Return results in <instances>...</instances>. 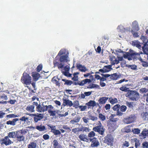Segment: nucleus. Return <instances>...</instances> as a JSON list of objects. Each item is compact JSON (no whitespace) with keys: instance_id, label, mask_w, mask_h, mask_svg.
I'll list each match as a JSON object with an SVG mask.
<instances>
[{"instance_id":"nucleus-48","label":"nucleus","mask_w":148,"mask_h":148,"mask_svg":"<svg viewBox=\"0 0 148 148\" xmlns=\"http://www.w3.org/2000/svg\"><path fill=\"white\" fill-rule=\"evenodd\" d=\"M52 133L55 135H60L61 134V132L58 130H56V128L53 131Z\"/></svg>"},{"instance_id":"nucleus-60","label":"nucleus","mask_w":148,"mask_h":148,"mask_svg":"<svg viewBox=\"0 0 148 148\" xmlns=\"http://www.w3.org/2000/svg\"><path fill=\"white\" fill-rule=\"evenodd\" d=\"M73 83V82L71 80H67L66 82L64 83V85L67 86H70Z\"/></svg>"},{"instance_id":"nucleus-12","label":"nucleus","mask_w":148,"mask_h":148,"mask_svg":"<svg viewBox=\"0 0 148 148\" xmlns=\"http://www.w3.org/2000/svg\"><path fill=\"white\" fill-rule=\"evenodd\" d=\"M62 100L63 101V105L64 106H67L71 107L73 106V103L71 101L64 98L62 99Z\"/></svg>"},{"instance_id":"nucleus-55","label":"nucleus","mask_w":148,"mask_h":148,"mask_svg":"<svg viewBox=\"0 0 148 148\" xmlns=\"http://www.w3.org/2000/svg\"><path fill=\"white\" fill-rule=\"evenodd\" d=\"M128 67L133 70H136L137 69V66L135 65H129Z\"/></svg>"},{"instance_id":"nucleus-30","label":"nucleus","mask_w":148,"mask_h":148,"mask_svg":"<svg viewBox=\"0 0 148 148\" xmlns=\"http://www.w3.org/2000/svg\"><path fill=\"white\" fill-rule=\"evenodd\" d=\"M132 44L133 46H136L139 49H141L142 48L140 43L138 41H132Z\"/></svg>"},{"instance_id":"nucleus-64","label":"nucleus","mask_w":148,"mask_h":148,"mask_svg":"<svg viewBox=\"0 0 148 148\" xmlns=\"http://www.w3.org/2000/svg\"><path fill=\"white\" fill-rule=\"evenodd\" d=\"M28 119V117H26L25 116H22L21 117L20 119L19 120L22 121H24L25 122Z\"/></svg>"},{"instance_id":"nucleus-57","label":"nucleus","mask_w":148,"mask_h":148,"mask_svg":"<svg viewBox=\"0 0 148 148\" xmlns=\"http://www.w3.org/2000/svg\"><path fill=\"white\" fill-rule=\"evenodd\" d=\"M120 109L121 112H125L127 109V107L126 106L124 105H122L121 106H120Z\"/></svg>"},{"instance_id":"nucleus-59","label":"nucleus","mask_w":148,"mask_h":148,"mask_svg":"<svg viewBox=\"0 0 148 148\" xmlns=\"http://www.w3.org/2000/svg\"><path fill=\"white\" fill-rule=\"evenodd\" d=\"M0 99L6 100L8 99V97L6 95L3 94L0 96Z\"/></svg>"},{"instance_id":"nucleus-49","label":"nucleus","mask_w":148,"mask_h":148,"mask_svg":"<svg viewBox=\"0 0 148 148\" xmlns=\"http://www.w3.org/2000/svg\"><path fill=\"white\" fill-rule=\"evenodd\" d=\"M99 117L100 119L102 121H104L106 119L105 116L101 113H100L99 114Z\"/></svg>"},{"instance_id":"nucleus-2","label":"nucleus","mask_w":148,"mask_h":148,"mask_svg":"<svg viewBox=\"0 0 148 148\" xmlns=\"http://www.w3.org/2000/svg\"><path fill=\"white\" fill-rule=\"evenodd\" d=\"M53 106L51 105L43 106L42 107L40 104H39L36 107V110L39 112H42L47 111L49 109H53Z\"/></svg>"},{"instance_id":"nucleus-4","label":"nucleus","mask_w":148,"mask_h":148,"mask_svg":"<svg viewBox=\"0 0 148 148\" xmlns=\"http://www.w3.org/2000/svg\"><path fill=\"white\" fill-rule=\"evenodd\" d=\"M99 125L93 127L92 130L95 132H98L99 134L103 135L105 131V129L103 127L101 123L99 121Z\"/></svg>"},{"instance_id":"nucleus-7","label":"nucleus","mask_w":148,"mask_h":148,"mask_svg":"<svg viewBox=\"0 0 148 148\" xmlns=\"http://www.w3.org/2000/svg\"><path fill=\"white\" fill-rule=\"evenodd\" d=\"M13 143V142L9 139L8 136H5L4 138L0 139V143L1 145H5L6 146L10 145Z\"/></svg>"},{"instance_id":"nucleus-46","label":"nucleus","mask_w":148,"mask_h":148,"mask_svg":"<svg viewBox=\"0 0 148 148\" xmlns=\"http://www.w3.org/2000/svg\"><path fill=\"white\" fill-rule=\"evenodd\" d=\"M119 89L122 91L126 92L129 90V88L125 86H123L119 88Z\"/></svg>"},{"instance_id":"nucleus-11","label":"nucleus","mask_w":148,"mask_h":148,"mask_svg":"<svg viewBox=\"0 0 148 148\" xmlns=\"http://www.w3.org/2000/svg\"><path fill=\"white\" fill-rule=\"evenodd\" d=\"M120 107V105L117 104L112 107V109L114 111H117L116 115L119 116H121L123 115V113L119 111Z\"/></svg>"},{"instance_id":"nucleus-27","label":"nucleus","mask_w":148,"mask_h":148,"mask_svg":"<svg viewBox=\"0 0 148 148\" xmlns=\"http://www.w3.org/2000/svg\"><path fill=\"white\" fill-rule=\"evenodd\" d=\"M132 27L133 29L136 30L138 31L139 29L138 23L136 21H135L132 22Z\"/></svg>"},{"instance_id":"nucleus-13","label":"nucleus","mask_w":148,"mask_h":148,"mask_svg":"<svg viewBox=\"0 0 148 148\" xmlns=\"http://www.w3.org/2000/svg\"><path fill=\"white\" fill-rule=\"evenodd\" d=\"M64 62L60 63L56 60H54L53 61V64L54 67H57L59 69H62L63 68L64 64Z\"/></svg>"},{"instance_id":"nucleus-31","label":"nucleus","mask_w":148,"mask_h":148,"mask_svg":"<svg viewBox=\"0 0 148 148\" xmlns=\"http://www.w3.org/2000/svg\"><path fill=\"white\" fill-rule=\"evenodd\" d=\"M26 109L28 111L31 112H34L35 111L34 106L33 105H29L26 107Z\"/></svg>"},{"instance_id":"nucleus-26","label":"nucleus","mask_w":148,"mask_h":148,"mask_svg":"<svg viewBox=\"0 0 148 148\" xmlns=\"http://www.w3.org/2000/svg\"><path fill=\"white\" fill-rule=\"evenodd\" d=\"M19 120L18 119L15 118L13 119L12 121L10 120L7 121L6 122V124L9 125H16V122Z\"/></svg>"},{"instance_id":"nucleus-8","label":"nucleus","mask_w":148,"mask_h":148,"mask_svg":"<svg viewBox=\"0 0 148 148\" xmlns=\"http://www.w3.org/2000/svg\"><path fill=\"white\" fill-rule=\"evenodd\" d=\"M89 140L91 142L90 146L92 147H97L99 145V143L97 139L95 137L90 138Z\"/></svg>"},{"instance_id":"nucleus-44","label":"nucleus","mask_w":148,"mask_h":148,"mask_svg":"<svg viewBox=\"0 0 148 148\" xmlns=\"http://www.w3.org/2000/svg\"><path fill=\"white\" fill-rule=\"evenodd\" d=\"M57 86H60V83L56 79V76H54L52 78L51 80Z\"/></svg>"},{"instance_id":"nucleus-6","label":"nucleus","mask_w":148,"mask_h":148,"mask_svg":"<svg viewBox=\"0 0 148 148\" xmlns=\"http://www.w3.org/2000/svg\"><path fill=\"white\" fill-rule=\"evenodd\" d=\"M64 54L65 53L63 51V50L61 49L60 51L57 56H60L59 60L61 62H66L68 61V56L67 55L61 56Z\"/></svg>"},{"instance_id":"nucleus-53","label":"nucleus","mask_w":148,"mask_h":148,"mask_svg":"<svg viewBox=\"0 0 148 148\" xmlns=\"http://www.w3.org/2000/svg\"><path fill=\"white\" fill-rule=\"evenodd\" d=\"M79 108L80 109V110L81 111H83L86 110L87 107L86 106H79Z\"/></svg>"},{"instance_id":"nucleus-19","label":"nucleus","mask_w":148,"mask_h":148,"mask_svg":"<svg viewBox=\"0 0 148 148\" xmlns=\"http://www.w3.org/2000/svg\"><path fill=\"white\" fill-rule=\"evenodd\" d=\"M129 53H130V54L132 56L134 57V58H135V59H137V57H136L137 56H139L140 54H143L142 52L140 53H137L134 52L133 50L131 49H130L129 50Z\"/></svg>"},{"instance_id":"nucleus-37","label":"nucleus","mask_w":148,"mask_h":148,"mask_svg":"<svg viewBox=\"0 0 148 148\" xmlns=\"http://www.w3.org/2000/svg\"><path fill=\"white\" fill-rule=\"evenodd\" d=\"M147 44H144L142 47V50L144 54L148 55V47H146L147 46Z\"/></svg>"},{"instance_id":"nucleus-1","label":"nucleus","mask_w":148,"mask_h":148,"mask_svg":"<svg viewBox=\"0 0 148 148\" xmlns=\"http://www.w3.org/2000/svg\"><path fill=\"white\" fill-rule=\"evenodd\" d=\"M21 82L26 85L31 84L32 78L29 74L26 73H24L21 77Z\"/></svg>"},{"instance_id":"nucleus-3","label":"nucleus","mask_w":148,"mask_h":148,"mask_svg":"<svg viewBox=\"0 0 148 148\" xmlns=\"http://www.w3.org/2000/svg\"><path fill=\"white\" fill-rule=\"evenodd\" d=\"M128 96L131 100L137 101L139 98V93L135 90H129Z\"/></svg>"},{"instance_id":"nucleus-33","label":"nucleus","mask_w":148,"mask_h":148,"mask_svg":"<svg viewBox=\"0 0 148 148\" xmlns=\"http://www.w3.org/2000/svg\"><path fill=\"white\" fill-rule=\"evenodd\" d=\"M56 112V114H57L60 117H65L68 114V112H66L64 114H61V112L59 110H55Z\"/></svg>"},{"instance_id":"nucleus-34","label":"nucleus","mask_w":148,"mask_h":148,"mask_svg":"<svg viewBox=\"0 0 148 148\" xmlns=\"http://www.w3.org/2000/svg\"><path fill=\"white\" fill-rule=\"evenodd\" d=\"M36 129L40 132L45 130L47 129L45 126H42V125L36 126Z\"/></svg>"},{"instance_id":"nucleus-18","label":"nucleus","mask_w":148,"mask_h":148,"mask_svg":"<svg viewBox=\"0 0 148 148\" xmlns=\"http://www.w3.org/2000/svg\"><path fill=\"white\" fill-rule=\"evenodd\" d=\"M76 67L79 71L82 72H85L87 70L86 67L84 66L79 64H77Z\"/></svg>"},{"instance_id":"nucleus-54","label":"nucleus","mask_w":148,"mask_h":148,"mask_svg":"<svg viewBox=\"0 0 148 148\" xmlns=\"http://www.w3.org/2000/svg\"><path fill=\"white\" fill-rule=\"evenodd\" d=\"M81 131L88 132L89 131V129L87 127H84L83 126L81 127Z\"/></svg>"},{"instance_id":"nucleus-56","label":"nucleus","mask_w":148,"mask_h":148,"mask_svg":"<svg viewBox=\"0 0 148 148\" xmlns=\"http://www.w3.org/2000/svg\"><path fill=\"white\" fill-rule=\"evenodd\" d=\"M95 136V134L94 131L90 132L88 134V136L89 137H94Z\"/></svg>"},{"instance_id":"nucleus-9","label":"nucleus","mask_w":148,"mask_h":148,"mask_svg":"<svg viewBox=\"0 0 148 148\" xmlns=\"http://www.w3.org/2000/svg\"><path fill=\"white\" fill-rule=\"evenodd\" d=\"M16 138L17 140L19 142L24 141L25 138L23 135V132L20 131L16 132Z\"/></svg>"},{"instance_id":"nucleus-5","label":"nucleus","mask_w":148,"mask_h":148,"mask_svg":"<svg viewBox=\"0 0 148 148\" xmlns=\"http://www.w3.org/2000/svg\"><path fill=\"white\" fill-rule=\"evenodd\" d=\"M114 140V138L111 134H108L104 138V142L108 145L112 146Z\"/></svg>"},{"instance_id":"nucleus-51","label":"nucleus","mask_w":148,"mask_h":148,"mask_svg":"<svg viewBox=\"0 0 148 148\" xmlns=\"http://www.w3.org/2000/svg\"><path fill=\"white\" fill-rule=\"evenodd\" d=\"M131 32L133 35V36L134 38H137L139 36L138 32H134L133 30H131Z\"/></svg>"},{"instance_id":"nucleus-39","label":"nucleus","mask_w":148,"mask_h":148,"mask_svg":"<svg viewBox=\"0 0 148 148\" xmlns=\"http://www.w3.org/2000/svg\"><path fill=\"white\" fill-rule=\"evenodd\" d=\"M16 133L15 132H10L8 134V137L9 138H14L16 137Z\"/></svg>"},{"instance_id":"nucleus-45","label":"nucleus","mask_w":148,"mask_h":148,"mask_svg":"<svg viewBox=\"0 0 148 148\" xmlns=\"http://www.w3.org/2000/svg\"><path fill=\"white\" fill-rule=\"evenodd\" d=\"M79 103L78 101H75L73 102V107H74L75 108H79Z\"/></svg>"},{"instance_id":"nucleus-47","label":"nucleus","mask_w":148,"mask_h":148,"mask_svg":"<svg viewBox=\"0 0 148 148\" xmlns=\"http://www.w3.org/2000/svg\"><path fill=\"white\" fill-rule=\"evenodd\" d=\"M47 126H48V129L49 130L51 129V132H52L54 130L55 128H56V126L54 125H51L50 124H48L47 125Z\"/></svg>"},{"instance_id":"nucleus-63","label":"nucleus","mask_w":148,"mask_h":148,"mask_svg":"<svg viewBox=\"0 0 148 148\" xmlns=\"http://www.w3.org/2000/svg\"><path fill=\"white\" fill-rule=\"evenodd\" d=\"M141 116L145 120L147 118V116H148V114L147 112H143L141 114Z\"/></svg>"},{"instance_id":"nucleus-40","label":"nucleus","mask_w":148,"mask_h":148,"mask_svg":"<svg viewBox=\"0 0 148 148\" xmlns=\"http://www.w3.org/2000/svg\"><path fill=\"white\" fill-rule=\"evenodd\" d=\"M119 77V75H117L116 73H115L111 75L110 79L112 80H116Z\"/></svg>"},{"instance_id":"nucleus-16","label":"nucleus","mask_w":148,"mask_h":148,"mask_svg":"<svg viewBox=\"0 0 148 148\" xmlns=\"http://www.w3.org/2000/svg\"><path fill=\"white\" fill-rule=\"evenodd\" d=\"M134 117L132 116H129V117L125 119L124 120V122L126 124H129L131 123L134 121Z\"/></svg>"},{"instance_id":"nucleus-28","label":"nucleus","mask_w":148,"mask_h":148,"mask_svg":"<svg viewBox=\"0 0 148 148\" xmlns=\"http://www.w3.org/2000/svg\"><path fill=\"white\" fill-rule=\"evenodd\" d=\"M32 76L35 81L38 80L39 78L40 77V74L36 72H32Z\"/></svg>"},{"instance_id":"nucleus-23","label":"nucleus","mask_w":148,"mask_h":148,"mask_svg":"<svg viewBox=\"0 0 148 148\" xmlns=\"http://www.w3.org/2000/svg\"><path fill=\"white\" fill-rule=\"evenodd\" d=\"M123 57L125 59L127 58L128 60H131L132 59H135L134 58V57L132 56L130 53L128 52H126L125 54L123 55Z\"/></svg>"},{"instance_id":"nucleus-62","label":"nucleus","mask_w":148,"mask_h":148,"mask_svg":"<svg viewBox=\"0 0 148 148\" xmlns=\"http://www.w3.org/2000/svg\"><path fill=\"white\" fill-rule=\"evenodd\" d=\"M42 65L40 64H39L36 68V71L38 72H39L42 69Z\"/></svg>"},{"instance_id":"nucleus-42","label":"nucleus","mask_w":148,"mask_h":148,"mask_svg":"<svg viewBox=\"0 0 148 148\" xmlns=\"http://www.w3.org/2000/svg\"><path fill=\"white\" fill-rule=\"evenodd\" d=\"M140 39L143 41V42L141 43L142 44L144 45V44L145 43L147 44L148 40L147 37L144 36H141Z\"/></svg>"},{"instance_id":"nucleus-25","label":"nucleus","mask_w":148,"mask_h":148,"mask_svg":"<svg viewBox=\"0 0 148 148\" xmlns=\"http://www.w3.org/2000/svg\"><path fill=\"white\" fill-rule=\"evenodd\" d=\"M91 82L90 79H86L81 81H79V85L80 86H83L84 84H86L87 83H90Z\"/></svg>"},{"instance_id":"nucleus-15","label":"nucleus","mask_w":148,"mask_h":148,"mask_svg":"<svg viewBox=\"0 0 148 148\" xmlns=\"http://www.w3.org/2000/svg\"><path fill=\"white\" fill-rule=\"evenodd\" d=\"M43 117V115L42 114H36L35 116L34 117V121L36 122H37L38 121H40L42 119Z\"/></svg>"},{"instance_id":"nucleus-10","label":"nucleus","mask_w":148,"mask_h":148,"mask_svg":"<svg viewBox=\"0 0 148 148\" xmlns=\"http://www.w3.org/2000/svg\"><path fill=\"white\" fill-rule=\"evenodd\" d=\"M112 65L105 66L102 69H100L99 71L103 73L108 72L112 69Z\"/></svg>"},{"instance_id":"nucleus-61","label":"nucleus","mask_w":148,"mask_h":148,"mask_svg":"<svg viewBox=\"0 0 148 148\" xmlns=\"http://www.w3.org/2000/svg\"><path fill=\"white\" fill-rule=\"evenodd\" d=\"M142 147L143 148H148V142L145 141L142 143Z\"/></svg>"},{"instance_id":"nucleus-32","label":"nucleus","mask_w":148,"mask_h":148,"mask_svg":"<svg viewBox=\"0 0 148 148\" xmlns=\"http://www.w3.org/2000/svg\"><path fill=\"white\" fill-rule=\"evenodd\" d=\"M81 119V117L79 116H76L73 120H71L70 122L72 124H74L75 123H77Z\"/></svg>"},{"instance_id":"nucleus-41","label":"nucleus","mask_w":148,"mask_h":148,"mask_svg":"<svg viewBox=\"0 0 148 148\" xmlns=\"http://www.w3.org/2000/svg\"><path fill=\"white\" fill-rule=\"evenodd\" d=\"M116 127V123H110L109 125V128L112 131L115 130Z\"/></svg>"},{"instance_id":"nucleus-50","label":"nucleus","mask_w":148,"mask_h":148,"mask_svg":"<svg viewBox=\"0 0 148 148\" xmlns=\"http://www.w3.org/2000/svg\"><path fill=\"white\" fill-rule=\"evenodd\" d=\"M135 142V146L136 148H138L139 147L140 145V141L139 140L137 139H136L134 140Z\"/></svg>"},{"instance_id":"nucleus-36","label":"nucleus","mask_w":148,"mask_h":148,"mask_svg":"<svg viewBox=\"0 0 148 148\" xmlns=\"http://www.w3.org/2000/svg\"><path fill=\"white\" fill-rule=\"evenodd\" d=\"M109 101L112 104H114L118 102L117 98H113L112 97H110L109 98Z\"/></svg>"},{"instance_id":"nucleus-22","label":"nucleus","mask_w":148,"mask_h":148,"mask_svg":"<svg viewBox=\"0 0 148 148\" xmlns=\"http://www.w3.org/2000/svg\"><path fill=\"white\" fill-rule=\"evenodd\" d=\"M86 136V135L84 134H80L78 136L79 138L82 141L88 142L89 141V139Z\"/></svg>"},{"instance_id":"nucleus-52","label":"nucleus","mask_w":148,"mask_h":148,"mask_svg":"<svg viewBox=\"0 0 148 148\" xmlns=\"http://www.w3.org/2000/svg\"><path fill=\"white\" fill-rule=\"evenodd\" d=\"M62 73L65 76L68 77H71V76L72 74L68 72H64L62 71Z\"/></svg>"},{"instance_id":"nucleus-29","label":"nucleus","mask_w":148,"mask_h":148,"mask_svg":"<svg viewBox=\"0 0 148 148\" xmlns=\"http://www.w3.org/2000/svg\"><path fill=\"white\" fill-rule=\"evenodd\" d=\"M53 145L54 148H62L61 145L56 140H54L53 141Z\"/></svg>"},{"instance_id":"nucleus-35","label":"nucleus","mask_w":148,"mask_h":148,"mask_svg":"<svg viewBox=\"0 0 148 148\" xmlns=\"http://www.w3.org/2000/svg\"><path fill=\"white\" fill-rule=\"evenodd\" d=\"M114 114H112L110 117V123H116V121H117L118 120L117 118H114Z\"/></svg>"},{"instance_id":"nucleus-17","label":"nucleus","mask_w":148,"mask_h":148,"mask_svg":"<svg viewBox=\"0 0 148 148\" xmlns=\"http://www.w3.org/2000/svg\"><path fill=\"white\" fill-rule=\"evenodd\" d=\"M110 60L112 66L115 64H117L119 63L118 58L114 56H112L110 57Z\"/></svg>"},{"instance_id":"nucleus-20","label":"nucleus","mask_w":148,"mask_h":148,"mask_svg":"<svg viewBox=\"0 0 148 148\" xmlns=\"http://www.w3.org/2000/svg\"><path fill=\"white\" fill-rule=\"evenodd\" d=\"M108 98V97H101L98 100L99 104L100 105L105 104Z\"/></svg>"},{"instance_id":"nucleus-14","label":"nucleus","mask_w":148,"mask_h":148,"mask_svg":"<svg viewBox=\"0 0 148 148\" xmlns=\"http://www.w3.org/2000/svg\"><path fill=\"white\" fill-rule=\"evenodd\" d=\"M117 29H119L121 32H125L130 31V28L127 27L125 28L123 26L120 25L118 26Z\"/></svg>"},{"instance_id":"nucleus-38","label":"nucleus","mask_w":148,"mask_h":148,"mask_svg":"<svg viewBox=\"0 0 148 148\" xmlns=\"http://www.w3.org/2000/svg\"><path fill=\"white\" fill-rule=\"evenodd\" d=\"M37 145L36 143L31 142L27 145L28 148H36Z\"/></svg>"},{"instance_id":"nucleus-24","label":"nucleus","mask_w":148,"mask_h":148,"mask_svg":"<svg viewBox=\"0 0 148 148\" xmlns=\"http://www.w3.org/2000/svg\"><path fill=\"white\" fill-rule=\"evenodd\" d=\"M140 136H142L143 138H146L147 136H148V130L144 129L140 134Z\"/></svg>"},{"instance_id":"nucleus-43","label":"nucleus","mask_w":148,"mask_h":148,"mask_svg":"<svg viewBox=\"0 0 148 148\" xmlns=\"http://www.w3.org/2000/svg\"><path fill=\"white\" fill-rule=\"evenodd\" d=\"M52 109H48V112L50 116H54L56 115V112L55 110L52 111L51 110Z\"/></svg>"},{"instance_id":"nucleus-21","label":"nucleus","mask_w":148,"mask_h":148,"mask_svg":"<svg viewBox=\"0 0 148 148\" xmlns=\"http://www.w3.org/2000/svg\"><path fill=\"white\" fill-rule=\"evenodd\" d=\"M86 104L90 107H94L96 106H99V104L97 103L94 101L90 100L89 102L86 103Z\"/></svg>"},{"instance_id":"nucleus-58","label":"nucleus","mask_w":148,"mask_h":148,"mask_svg":"<svg viewBox=\"0 0 148 148\" xmlns=\"http://www.w3.org/2000/svg\"><path fill=\"white\" fill-rule=\"evenodd\" d=\"M134 133L136 134H139L140 132V130L138 128H135L133 130Z\"/></svg>"}]
</instances>
